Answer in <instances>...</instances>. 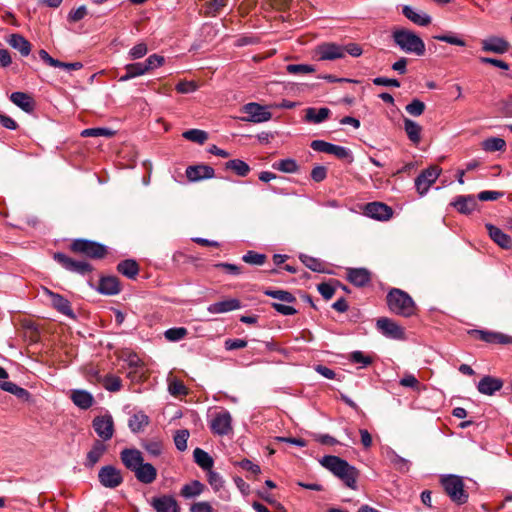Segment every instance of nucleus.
<instances>
[{
    "instance_id": "obj_52",
    "label": "nucleus",
    "mask_w": 512,
    "mask_h": 512,
    "mask_svg": "<svg viewBox=\"0 0 512 512\" xmlns=\"http://www.w3.org/2000/svg\"><path fill=\"white\" fill-rule=\"evenodd\" d=\"M425 108V103L415 98L409 104L406 105L405 110L409 115L413 117H418L424 113Z\"/></svg>"
},
{
    "instance_id": "obj_50",
    "label": "nucleus",
    "mask_w": 512,
    "mask_h": 512,
    "mask_svg": "<svg viewBox=\"0 0 512 512\" xmlns=\"http://www.w3.org/2000/svg\"><path fill=\"white\" fill-rule=\"evenodd\" d=\"M207 481L216 493H220L224 488V480L222 476L213 471L212 469L207 471Z\"/></svg>"
},
{
    "instance_id": "obj_22",
    "label": "nucleus",
    "mask_w": 512,
    "mask_h": 512,
    "mask_svg": "<svg viewBox=\"0 0 512 512\" xmlns=\"http://www.w3.org/2000/svg\"><path fill=\"white\" fill-rule=\"evenodd\" d=\"M151 505L156 512H180V507L173 496L154 497Z\"/></svg>"
},
{
    "instance_id": "obj_58",
    "label": "nucleus",
    "mask_w": 512,
    "mask_h": 512,
    "mask_svg": "<svg viewBox=\"0 0 512 512\" xmlns=\"http://www.w3.org/2000/svg\"><path fill=\"white\" fill-rule=\"evenodd\" d=\"M113 135L114 132L108 128H88L81 132L83 137H111Z\"/></svg>"
},
{
    "instance_id": "obj_27",
    "label": "nucleus",
    "mask_w": 512,
    "mask_h": 512,
    "mask_svg": "<svg viewBox=\"0 0 512 512\" xmlns=\"http://www.w3.org/2000/svg\"><path fill=\"white\" fill-rule=\"evenodd\" d=\"M486 228H487L490 238L497 245H499L503 249L511 248L512 240L508 234L504 233L500 228H498L492 224H486Z\"/></svg>"
},
{
    "instance_id": "obj_11",
    "label": "nucleus",
    "mask_w": 512,
    "mask_h": 512,
    "mask_svg": "<svg viewBox=\"0 0 512 512\" xmlns=\"http://www.w3.org/2000/svg\"><path fill=\"white\" fill-rule=\"evenodd\" d=\"M92 426L96 434L102 439V442L108 441L113 437L114 421L110 414L95 417Z\"/></svg>"
},
{
    "instance_id": "obj_13",
    "label": "nucleus",
    "mask_w": 512,
    "mask_h": 512,
    "mask_svg": "<svg viewBox=\"0 0 512 512\" xmlns=\"http://www.w3.org/2000/svg\"><path fill=\"white\" fill-rule=\"evenodd\" d=\"M210 429L214 434L224 436L232 431V417L230 412L221 411L217 413L210 424Z\"/></svg>"
},
{
    "instance_id": "obj_54",
    "label": "nucleus",
    "mask_w": 512,
    "mask_h": 512,
    "mask_svg": "<svg viewBox=\"0 0 512 512\" xmlns=\"http://www.w3.org/2000/svg\"><path fill=\"white\" fill-rule=\"evenodd\" d=\"M188 331L185 327H174L165 331L164 335L168 341L176 342L186 337Z\"/></svg>"
},
{
    "instance_id": "obj_46",
    "label": "nucleus",
    "mask_w": 512,
    "mask_h": 512,
    "mask_svg": "<svg viewBox=\"0 0 512 512\" xmlns=\"http://www.w3.org/2000/svg\"><path fill=\"white\" fill-rule=\"evenodd\" d=\"M264 294L269 297H272L274 299H277L281 302H284V303L291 304V303L296 302V297L292 293H290L289 291H286V290L266 289L264 291Z\"/></svg>"
},
{
    "instance_id": "obj_38",
    "label": "nucleus",
    "mask_w": 512,
    "mask_h": 512,
    "mask_svg": "<svg viewBox=\"0 0 512 512\" xmlns=\"http://www.w3.org/2000/svg\"><path fill=\"white\" fill-rule=\"evenodd\" d=\"M97 381L102 383L103 387L110 392H118L122 388V380L120 377L107 374L104 377L100 376L98 372L95 373Z\"/></svg>"
},
{
    "instance_id": "obj_1",
    "label": "nucleus",
    "mask_w": 512,
    "mask_h": 512,
    "mask_svg": "<svg viewBox=\"0 0 512 512\" xmlns=\"http://www.w3.org/2000/svg\"><path fill=\"white\" fill-rule=\"evenodd\" d=\"M320 464L341 479L345 485L353 490L357 488L356 482L358 470L346 460L333 455H326L320 460Z\"/></svg>"
},
{
    "instance_id": "obj_55",
    "label": "nucleus",
    "mask_w": 512,
    "mask_h": 512,
    "mask_svg": "<svg viewBox=\"0 0 512 512\" xmlns=\"http://www.w3.org/2000/svg\"><path fill=\"white\" fill-rule=\"evenodd\" d=\"M286 71L292 75H304L314 72L315 68L308 64H289L286 66Z\"/></svg>"
},
{
    "instance_id": "obj_45",
    "label": "nucleus",
    "mask_w": 512,
    "mask_h": 512,
    "mask_svg": "<svg viewBox=\"0 0 512 512\" xmlns=\"http://www.w3.org/2000/svg\"><path fill=\"white\" fill-rule=\"evenodd\" d=\"M300 259L310 270L318 273H328V271L325 270V264L322 260L309 255H301Z\"/></svg>"
},
{
    "instance_id": "obj_62",
    "label": "nucleus",
    "mask_w": 512,
    "mask_h": 512,
    "mask_svg": "<svg viewBox=\"0 0 512 512\" xmlns=\"http://www.w3.org/2000/svg\"><path fill=\"white\" fill-rule=\"evenodd\" d=\"M235 465L254 475H258L261 472L259 465L254 464L252 461L246 458L242 459L241 461L235 462Z\"/></svg>"
},
{
    "instance_id": "obj_31",
    "label": "nucleus",
    "mask_w": 512,
    "mask_h": 512,
    "mask_svg": "<svg viewBox=\"0 0 512 512\" xmlns=\"http://www.w3.org/2000/svg\"><path fill=\"white\" fill-rule=\"evenodd\" d=\"M72 402L81 409H89L94 403L93 395L86 390H73L71 393Z\"/></svg>"
},
{
    "instance_id": "obj_16",
    "label": "nucleus",
    "mask_w": 512,
    "mask_h": 512,
    "mask_svg": "<svg viewBox=\"0 0 512 512\" xmlns=\"http://www.w3.org/2000/svg\"><path fill=\"white\" fill-rule=\"evenodd\" d=\"M481 49L484 52L504 54L509 51L510 43L502 37L491 36L481 41Z\"/></svg>"
},
{
    "instance_id": "obj_44",
    "label": "nucleus",
    "mask_w": 512,
    "mask_h": 512,
    "mask_svg": "<svg viewBox=\"0 0 512 512\" xmlns=\"http://www.w3.org/2000/svg\"><path fill=\"white\" fill-rule=\"evenodd\" d=\"M481 147L486 152L503 151L506 147V142L500 137H490L482 141Z\"/></svg>"
},
{
    "instance_id": "obj_35",
    "label": "nucleus",
    "mask_w": 512,
    "mask_h": 512,
    "mask_svg": "<svg viewBox=\"0 0 512 512\" xmlns=\"http://www.w3.org/2000/svg\"><path fill=\"white\" fill-rule=\"evenodd\" d=\"M402 13L406 18H408L416 25L427 26L431 23V17L428 14L417 12L410 6H404Z\"/></svg>"
},
{
    "instance_id": "obj_36",
    "label": "nucleus",
    "mask_w": 512,
    "mask_h": 512,
    "mask_svg": "<svg viewBox=\"0 0 512 512\" xmlns=\"http://www.w3.org/2000/svg\"><path fill=\"white\" fill-rule=\"evenodd\" d=\"M124 69H125V74H123L119 77L120 82H126L132 78L142 76V75L148 73L144 62H136V63L127 64V65H125Z\"/></svg>"
},
{
    "instance_id": "obj_25",
    "label": "nucleus",
    "mask_w": 512,
    "mask_h": 512,
    "mask_svg": "<svg viewBox=\"0 0 512 512\" xmlns=\"http://www.w3.org/2000/svg\"><path fill=\"white\" fill-rule=\"evenodd\" d=\"M107 450V446L101 440H95L91 449L87 453L86 461L84 462L85 467H94L102 458Z\"/></svg>"
},
{
    "instance_id": "obj_63",
    "label": "nucleus",
    "mask_w": 512,
    "mask_h": 512,
    "mask_svg": "<svg viewBox=\"0 0 512 512\" xmlns=\"http://www.w3.org/2000/svg\"><path fill=\"white\" fill-rule=\"evenodd\" d=\"M147 51V45L145 43H139L129 50L128 55L130 59L136 60L144 57L147 54Z\"/></svg>"
},
{
    "instance_id": "obj_18",
    "label": "nucleus",
    "mask_w": 512,
    "mask_h": 512,
    "mask_svg": "<svg viewBox=\"0 0 512 512\" xmlns=\"http://www.w3.org/2000/svg\"><path fill=\"white\" fill-rule=\"evenodd\" d=\"M123 465L130 471H134L144 462L142 453L135 448H125L120 452Z\"/></svg>"
},
{
    "instance_id": "obj_3",
    "label": "nucleus",
    "mask_w": 512,
    "mask_h": 512,
    "mask_svg": "<svg viewBox=\"0 0 512 512\" xmlns=\"http://www.w3.org/2000/svg\"><path fill=\"white\" fill-rule=\"evenodd\" d=\"M393 40L405 53L423 56L425 54V43L414 32L407 29H396L392 34Z\"/></svg>"
},
{
    "instance_id": "obj_41",
    "label": "nucleus",
    "mask_w": 512,
    "mask_h": 512,
    "mask_svg": "<svg viewBox=\"0 0 512 512\" xmlns=\"http://www.w3.org/2000/svg\"><path fill=\"white\" fill-rule=\"evenodd\" d=\"M204 488L205 486L200 481L194 480L181 488L180 495L186 499L194 498L202 494Z\"/></svg>"
},
{
    "instance_id": "obj_7",
    "label": "nucleus",
    "mask_w": 512,
    "mask_h": 512,
    "mask_svg": "<svg viewBox=\"0 0 512 512\" xmlns=\"http://www.w3.org/2000/svg\"><path fill=\"white\" fill-rule=\"evenodd\" d=\"M441 168L431 166L424 169L415 179V187L420 196L425 195L429 188L436 182L440 176Z\"/></svg>"
},
{
    "instance_id": "obj_32",
    "label": "nucleus",
    "mask_w": 512,
    "mask_h": 512,
    "mask_svg": "<svg viewBox=\"0 0 512 512\" xmlns=\"http://www.w3.org/2000/svg\"><path fill=\"white\" fill-rule=\"evenodd\" d=\"M331 111L327 107L314 108L309 107L305 110V121L308 123L319 124L328 119Z\"/></svg>"
},
{
    "instance_id": "obj_10",
    "label": "nucleus",
    "mask_w": 512,
    "mask_h": 512,
    "mask_svg": "<svg viewBox=\"0 0 512 512\" xmlns=\"http://www.w3.org/2000/svg\"><path fill=\"white\" fill-rule=\"evenodd\" d=\"M242 110L247 114L246 117L241 118L245 122L262 123L272 118V114L267 110L266 106L255 102L245 104Z\"/></svg>"
},
{
    "instance_id": "obj_57",
    "label": "nucleus",
    "mask_w": 512,
    "mask_h": 512,
    "mask_svg": "<svg viewBox=\"0 0 512 512\" xmlns=\"http://www.w3.org/2000/svg\"><path fill=\"white\" fill-rule=\"evenodd\" d=\"M349 360L353 363H359L362 367H367L372 364L373 358L364 354L362 351H353L349 355Z\"/></svg>"
},
{
    "instance_id": "obj_20",
    "label": "nucleus",
    "mask_w": 512,
    "mask_h": 512,
    "mask_svg": "<svg viewBox=\"0 0 512 512\" xmlns=\"http://www.w3.org/2000/svg\"><path fill=\"white\" fill-rule=\"evenodd\" d=\"M320 60H337L345 57V49L336 43H324L318 47Z\"/></svg>"
},
{
    "instance_id": "obj_4",
    "label": "nucleus",
    "mask_w": 512,
    "mask_h": 512,
    "mask_svg": "<svg viewBox=\"0 0 512 512\" xmlns=\"http://www.w3.org/2000/svg\"><path fill=\"white\" fill-rule=\"evenodd\" d=\"M440 483L452 502L457 505L467 503L469 495L464 489L462 477L452 474L444 475L441 477Z\"/></svg>"
},
{
    "instance_id": "obj_64",
    "label": "nucleus",
    "mask_w": 512,
    "mask_h": 512,
    "mask_svg": "<svg viewBox=\"0 0 512 512\" xmlns=\"http://www.w3.org/2000/svg\"><path fill=\"white\" fill-rule=\"evenodd\" d=\"M190 512H214V509L209 502L200 501L191 505Z\"/></svg>"
},
{
    "instance_id": "obj_33",
    "label": "nucleus",
    "mask_w": 512,
    "mask_h": 512,
    "mask_svg": "<svg viewBox=\"0 0 512 512\" xmlns=\"http://www.w3.org/2000/svg\"><path fill=\"white\" fill-rule=\"evenodd\" d=\"M8 44L18 50L23 57H26L31 52V43L20 34H11L7 39Z\"/></svg>"
},
{
    "instance_id": "obj_51",
    "label": "nucleus",
    "mask_w": 512,
    "mask_h": 512,
    "mask_svg": "<svg viewBox=\"0 0 512 512\" xmlns=\"http://www.w3.org/2000/svg\"><path fill=\"white\" fill-rule=\"evenodd\" d=\"M334 284H339V281L333 280L330 282H322L318 284L317 290L325 300H330L336 291Z\"/></svg>"
},
{
    "instance_id": "obj_26",
    "label": "nucleus",
    "mask_w": 512,
    "mask_h": 512,
    "mask_svg": "<svg viewBox=\"0 0 512 512\" xmlns=\"http://www.w3.org/2000/svg\"><path fill=\"white\" fill-rule=\"evenodd\" d=\"M136 479L143 484H151L157 478V470L150 463H142L135 471Z\"/></svg>"
},
{
    "instance_id": "obj_60",
    "label": "nucleus",
    "mask_w": 512,
    "mask_h": 512,
    "mask_svg": "<svg viewBox=\"0 0 512 512\" xmlns=\"http://www.w3.org/2000/svg\"><path fill=\"white\" fill-rule=\"evenodd\" d=\"M390 461L394 465V467L397 470L401 471V472H406V471L409 470V466H410L409 461L404 459V458H402L401 456H399L395 452L391 453Z\"/></svg>"
},
{
    "instance_id": "obj_61",
    "label": "nucleus",
    "mask_w": 512,
    "mask_h": 512,
    "mask_svg": "<svg viewBox=\"0 0 512 512\" xmlns=\"http://www.w3.org/2000/svg\"><path fill=\"white\" fill-rule=\"evenodd\" d=\"M168 390L173 396H185L188 393L186 386L179 380L171 381Z\"/></svg>"
},
{
    "instance_id": "obj_48",
    "label": "nucleus",
    "mask_w": 512,
    "mask_h": 512,
    "mask_svg": "<svg viewBox=\"0 0 512 512\" xmlns=\"http://www.w3.org/2000/svg\"><path fill=\"white\" fill-rule=\"evenodd\" d=\"M182 136L191 141L198 144H203L208 139L207 132L200 129H190L183 132Z\"/></svg>"
},
{
    "instance_id": "obj_8",
    "label": "nucleus",
    "mask_w": 512,
    "mask_h": 512,
    "mask_svg": "<svg viewBox=\"0 0 512 512\" xmlns=\"http://www.w3.org/2000/svg\"><path fill=\"white\" fill-rule=\"evenodd\" d=\"M98 480L103 487L114 489L123 483V476L120 469L105 465L98 472Z\"/></svg>"
},
{
    "instance_id": "obj_40",
    "label": "nucleus",
    "mask_w": 512,
    "mask_h": 512,
    "mask_svg": "<svg viewBox=\"0 0 512 512\" xmlns=\"http://www.w3.org/2000/svg\"><path fill=\"white\" fill-rule=\"evenodd\" d=\"M117 271L129 279H134L139 273V265L135 260L127 259L118 263Z\"/></svg>"
},
{
    "instance_id": "obj_53",
    "label": "nucleus",
    "mask_w": 512,
    "mask_h": 512,
    "mask_svg": "<svg viewBox=\"0 0 512 512\" xmlns=\"http://www.w3.org/2000/svg\"><path fill=\"white\" fill-rule=\"evenodd\" d=\"M242 260L245 263L251 264V265H263L266 260L267 256L265 254L257 253L255 251H248L246 254L243 255Z\"/></svg>"
},
{
    "instance_id": "obj_15",
    "label": "nucleus",
    "mask_w": 512,
    "mask_h": 512,
    "mask_svg": "<svg viewBox=\"0 0 512 512\" xmlns=\"http://www.w3.org/2000/svg\"><path fill=\"white\" fill-rule=\"evenodd\" d=\"M185 174L190 182H197L213 178L215 170L213 167L205 164L191 165L186 168Z\"/></svg>"
},
{
    "instance_id": "obj_47",
    "label": "nucleus",
    "mask_w": 512,
    "mask_h": 512,
    "mask_svg": "<svg viewBox=\"0 0 512 512\" xmlns=\"http://www.w3.org/2000/svg\"><path fill=\"white\" fill-rule=\"evenodd\" d=\"M272 167L284 173H295L299 169L297 162L291 158L279 160L273 163Z\"/></svg>"
},
{
    "instance_id": "obj_2",
    "label": "nucleus",
    "mask_w": 512,
    "mask_h": 512,
    "mask_svg": "<svg viewBox=\"0 0 512 512\" xmlns=\"http://www.w3.org/2000/svg\"><path fill=\"white\" fill-rule=\"evenodd\" d=\"M389 310L402 317H411L416 314L417 306L412 297L399 288H392L386 296Z\"/></svg>"
},
{
    "instance_id": "obj_49",
    "label": "nucleus",
    "mask_w": 512,
    "mask_h": 512,
    "mask_svg": "<svg viewBox=\"0 0 512 512\" xmlns=\"http://www.w3.org/2000/svg\"><path fill=\"white\" fill-rule=\"evenodd\" d=\"M142 447L154 457L159 456L163 450V443L159 439H151L142 442Z\"/></svg>"
},
{
    "instance_id": "obj_42",
    "label": "nucleus",
    "mask_w": 512,
    "mask_h": 512,
    "mask_svg": "<svg viewBox=\"0 0 512 512\" xmlns=\"http://www.w3.org/2000/svg\"><path fill=\"white\" fill-rule=\"evenodd\" d=\"M225 169L232 170L236 175L245 177L250 172V166L243 160L232 159L225 163Z\"/></svg>"
},
{
    "instance_id": "obj_24",
    "label": "nucleus",
    "mask_w": 512,
    "mask_h": 512,
    "mask_svg": "<svg viewBox=\"0 0 512 512\" xmlns=\"http://www.w3.org/2000/svg\"><path fill=\"white\" fill-rule=\"evenodd\" d=\"M503 387V381L492 376H484L478 383L477 389L481 394L493 395Z\"/></svg>"
},
{
    "instance_id": "obj_9",
    "label": "nucleus",
    "mask_w": 512,
    "mask_h": 512,
    "mask_svg": "<svg viewBox=\"0 0 512 512\" xmlns=\"http://www.w3.org/2000/svg\"><path fill=\"white\" fill-rule=\"evenodd\" d=\"M376 328L382 335H384L387 338L394 340L405 339L404 328L400 326L396 321L390 318L381 317L377 319Z\"/></svg>"
},
{
    "instance_id": "obj_43",
    "label": "nucleus",
    "mask_w": 512,
    "mask_h": 512,
    "mask_svg": "<svg viewBox=\"0 0 512 512\" xmlns=\"http://www.w3.org/2000/svg\"><path fill=\"white\" fill-rule=\"evenodd\" d=\"M194 461L199 465L203 470H210L213 467L214 461L213 458L203 449L196 448L193 452Z\"/></svg>"
},
{
    "instance_id": "obj_56",
    "label": "nucleus",
    "mask_w": 512,
    "mask_h": 512,
    "mask_svg": "<svg viewBox=\"0 0 512 512\" xmlns=\"http://www.w3.org/2000/svg\"><path fill=\"white\" fill-rule=\"evenodd\" d=\"M189 431L187 429L177 430L174 435V443L179 451L187 449V440L189 438Z\"/></svg>"
},
{
    "instance_id": "obj_17",
    "label": "nucleus",
    "mask_w": 512,
    "mask_h": 512,
    "mask_svg": "<svg viewBox=\"0 0 512 512\" xmlns=\"http://www.w3.org/2000/svg\"><path fill=\"white\" fill-rule=\"evenodd\" d=\"M44 293L50 298L51 305L54 309L63 315L71 318L74 317V312L68 299L58 293L52 292L47 288L44 289Z\"/></svg>"
},
{
    "instance_id": "obj_37",
    "label": "nucleus",
    "mask_w": 512,
    "mask_h": 512,
    "mask_svg": "<svg viewBox=\"0 0 512 512\" xmlns=\"http://www.w3.org/2000/svg\"><path fill=\"white\" fill-rule=\"evenodd\" d=\"M403 122H404V130H405V133H406L408 139L413 144H419L421 141L422 127L417 122H415L409 118H404Z\"/></svg>"
},
{
    "instance_id": "obj_28",
    "label": "nucleus",
    "mask_w": 512,
    "mask_h": 512,
    "mask_svg": "<svg viewBox=\"0 0 512 512\" xmlns=\"http://www.w3.org/2000/svg\"><path fill=\"white\" fill-rule=\"evenodd\" d=\"M98 291L104 295H116L121 291L119 279L115 276L102 277L99 281Z\"/></svg>"
},
{
    "instance_id": "obj_29",
    "label": "nucleus",
    "mask_w": 512,
    "mask_h": 512,
    "mask_svg": "<svg viewBox=\"0 0 512 512\" xmlns=\"http://www.w3.org/2000/svg\"><path fill=\"white\" fill-rule=\"evenodd\" d=\"M239 308H241L240 301L238 299L231 298L210 304L207 310L212 314H221L237 310Z\"/></svg>"
},
{
    "instance_id": "obj_5",
    "label": "nucleus",
    "mask_w": 512,
    "mask_h": 512,
    "mask_svg": "<svg viewBox=\"0 0 512 512\" xmlns=\"http://www.w3.org/2000/svg\"><path fill=\"white\" fill-rule=\"evenodd\" d=\"M69 249L74 254L82 255L90 259H103L107 255V247L105 245L81 238L73 240Z\"/></svg>"
},
{
    "instance_id": "obj_14",
    "label": "nucleus",
    "mask_w": 512,
    "mask_h": 512,
    "mask_svg": "<svg viewBox=\"0 0 512 512\" xmlns=\"http://www.w3.org/2000/svg\"><path fill=\"white\" fill-rule=\"evenodd\" d=\"M364 213L372 219L387 221L393 216V209L382 202H371L365 205Z\"/></svg>"
},
{
    "instance_id": "obj_59",
    "label": "nucleus",
    "mask_w": 512,
    "mask_h": 512,
    "mask_svg": "<svg viewBox=\"0 0 512 512\" xmlns=\"http://www.w3.org/2000/svg\"><path fill=\"white\" fill-rule=\"evenodd\" d=\"M164 57L158 54L150 55L144 62L147 72L152 71L164 64Z\"/></svg>"
},
{
    "instance_id": "obj_23",
    "label": "nucleus",
    "mask_w": 512,
    "mask_h": 512,
    "mask_svg": "<svg viewBox=\"0 0 512 512\" xmlns=\"http://www.w3.org/2000/svg\"><path fill=\"white\" fill-rule=\"evenodd\" d=\"M451 205L462 214H470L477 207V201L473 195H459L452 202Z\"/></svg>"
},
{
    "instance_id": "obj_30",
    "label": "nucleus",
    "mask_w": 512,
    "mask_h": 512,
    "mask_svg": "<svg viewBox=\"0 0 512 512\" xmlns=\"http://www.w3.org/2000/svg\"><path fill=\"white\" fill-rule=\"evenodd\" d=\"M10 100L13 104L27 113H31L35 108L33 98L25 92H13L10 95Z\"/></svg>"
},
{
    "instance_id": "obj_34",
    "label": "nucleus",
    "mask_w": 512,
    "mask_h": 512,
    "mask_svg": "<svg viewBox=\"0 0 512 512\" xmlns=\"http://www.w3.org/2000/svg\"><path fill=\"white\" fill-rule=\"evenodd\" d=\"M149 423V417L143 411H138L129 418L128 427L133 433H139L143 431Z\"/></svg>"
},
{
    "instance_id": "obj_12",
    "label": "nucleus",
    "mask_w": 512,
    "mask_h": 512,
    "mask_svg": "<svg viewBox=\"0 0 512 512\" xmlns=\"http://www.w3.org/2000/svg\"><path fill=\"white\" fill-rule=\"evenodd\" d=\"M310 147L314 151L331 154L339 159H346L351 157V151L348 148L335 145L324 140H314L311 142Z\"/></svg>"
},
{
    "instance_id": "obj_39",
    "label": "nucleus",
    "mask_w": 512,
    "mask_h": 512,
    "mask_svg": "<svg viewBox=\"0 0 512 512\" xmlns=\"http://www.w3.org/2000/svg\"><path fill=\"white\" fill-rule=\"evenodd\" d=\"M0 388L6 392H9L13 395H15L19 400L21 401H29L30 400V393L22 388L19 387L17 384L10 382V381H0Z\"/></svg>"
},
{
    "instance_id": "obj_6",
    "label": "nucleus",
    "mask_w": 512,
    "mask_h": 512,
    "mask_svg": "<svg viewBox=\"0 0 512 512\" xmlns=\"http://www.w3.org/2000/svg\"><path fill=\"white\" fill-rule=\"evenodd\" d=\"M53 259L67 271L85 276L93 271V266L84 260H74L61 252L53 254Z\"/></svg>"
},
{
    "instance_id": "obj_19",
    "label": "nucleus",
    "mask_w": 512,
    "mask_h": 512,
    "mask_svg": "<svg viewBox=\"0 0 512 512\" xmlns=\"http://www.w3.org/2000/svg\"><path fill=\"white\" fill-rule=\"evenodd\" d=\"M470 334L476 339L487 343L512 344V336L503 333L475 329Z\"/></svg>"
},
{
    "instance_id": "obj_21",
    "label": "nucleus",
    "mask_w": 512,
    "mask_h": 512,
    "mask_svg": "<svg viewBox=\"0 0 512 512\" xmlns=\"http://www.w3.org/2000/svg\"><path fill=\"white\" fill-rule=\"evenodd\" d=\"M346 279L356 287H364L371 281V272L366 268H347Z\"/></svg>"
}]
</instances>
